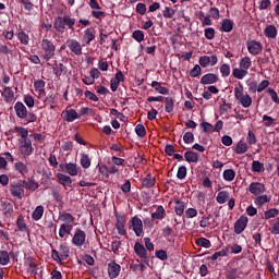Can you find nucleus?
<instances>
[{
  "label": "nucleus",
  "mask_w": 279,
  "mask_h": 279,
  "mask_svg": "<svg viewBox=\"0 0 279 279\" xmlns=\"http://www.w3.org/2000/svg\"><path fill=\"white\" fill-rule=\"evenodd\" d=\"M45 85H46V82L44 80H37L34 82V88L39 94V97L46 95Z\"/></svg>",
  "instance_id": "nucleus-33"
},
{
  "label": "nucleus",
  "mask_w": 279,
  "mask_h": 279,
  "mask_svg": "<svg viewBox=\"0 0 279 279\" xmlns=\"http://www.w3.org/2000/svg\"><path fill=\"white\" fill-rule=\"evenodd\" d=\"M59 220L64 222V225H72L75 220L72 214L66 211H60L59 214Z\"/></svg>",
  "instance_id": "nucleus-28"
},
{
  "label": "nucleus",
  "mask_w": 279,
  "mask_h": 279,
  "mask_svg": "<svg viewBox=\"0 0 279 279\" xmlns=\"http://www.w3.org/2000/svg\"><path fill=\"white\" fill-rule=\"evenodd\" d=\"M14 110L19 119L24 120L27 118V109L22 101L15 102Z\"/></svg>",
  "instance_id": "nucleus-18"
},
{
  "label": "nucleus",
  "mask_w": 279,
  "mask_h": 279,
  "mask_svg": "<svg viewBox=\"0 0 279 279\" xmlns=\"http://www.w3.org/2000/svg\"><path fill=\"white\" fill-rule=\"evenodd\" d=\"M57 180H58V183L65 189L72 186V179L68 174L59 172V173H57Z\"/></svg>",
  "instance_id": "nucleus-21"
},
{
  "label": "nucleus",
  "mask_w": 279,
  "mask_h": 279,
  "mask_svg": "<svg viewBox=\"0 0 279 279\" xmlns=\"http://www.w3.org/2000/svg\"><path fill=\"white\" fill-rule=\"evenodd\" d=\"M25 185L26 180H17L16 182L11 183L10 185V192L13 197H16L17 199H23L25 196Z\"/></svg>",
  "instance_id": "nucleus-4"
},
{
  "label": "nucleus",
  "mask_w": 279,
  "mask_h": 279,
  "mask_svg": "<svg viewBox=\"0 0 279 279\" xmlns=\"http://www.w3.org/2000/svg\"><path fill=\"white\" fill-rule=\"evenodd\" d=\"M165 109L167 113H173L174 111V99L172 97H166L165 99Z\"/></svg>",
  "instance_id": "nucleus-39"
},
{
  "label": "nucleus",
  "mask_w": 279,
  "mask_h": 279,
  "mask_svg": "<svg viewBox=\"0 0 279 279\" xmlns=\"http://www.w3.org/2000/svg\"><path fill=\"white\" fill-rule=\"evenodd\" d=\"M247 74H248V71H246L243 68L233 69V77H235V80L242 81L244 77L247 76Z\"/></svg>",
  "instance_id": "nucleus-37"
},
{
  "label": "nucleus",
  "mask_w": 279,
  "mask_h": 279,
  "mask_svg": "<svg viewBox=\"0 0 279 279\" xmlns=\"http://www.w3.org/2000/svg\"><path fill=\"white\" fill-rule=\"evenodd\" d=\"M167 213L166 209L162 205H158L156 211L151 213V220L157 221L160 220L162 221L166 219Z\"/></svg>",
  "instance_id": "nucleus-19"
},
{
  "label": "nucleus",
  "mask_w": 279,
  "mask_h": 279,
  "mask_svg": "<svg viewBox=\"0 0 279 279\" xmlns=\"http://www.w3.org/2000/svg\"><path fill=\"white\" fill-rule=\"evenodd\" d=\"M16 227L17 229L15 231H19V232H22V233H25L28 231V227L25 222V219H24V216L23 215H20L16 219Z\"/></svg>",
  "instance_id": "nucleus-27"
},
{
  "label": "nucleus",
  "mask_w": 279,
  "mask_h": 279,
  "mask_svg": "<svg viewBox=\"0 0 279 279\" xmlns=\"http://www.w3.org/2000/svg\"><path fill=\"white\" fill-rule=\"evenodd\" d=\"M10 263V254L8 251L1 250L0 251V265L7 266Z\"/></svg>",
  "instance_id": "nucleus-46"
},
{
  "label": "nucleus",
  "mask_w": 279,
  "mask_h": 279,
  "mask_svg": "<svg viewBox=\"0 0 279 279\" xmlns=\"http://www.w3.org/2000/svg\"><path fill=\"white\" fill-rule=\"evenodd\" d=\"M233 95L242 108L248 109L252 106L253 99L248 94H244L243 84L240 83L235 88H233Z\"/></svg>",
  "instance_id": "nucleus-3"
},
{
  "label": "nucleus",
  "mask_w": 279,
  "mask_h": 279,
  "mask_svg": "<svg viewBox=\"0 0 279 279\" xmlns=\"http://www.w3.org/2000/svg\"><path fill=\"white\" fill-rule=\"evenodd\" d=\"M135 133L138 135V137L144 138L146 136V129L145 125L140 123L135 128Z\"/></svg>",
  "instance_id": "nucleus-58"
},
{
  "label": "nucleus",
  "mask_w": 279,
  "mask_h": 279,
  "mask_svg": "<svg viewBox=\"0 0 279 279\" xmlns=\"http://www.w3.org/2000/svg\"><path fill=\"white\" fill-rule=\"evenodd\" d=\"M134 252L140 258L143 259L145 265L149 266V256L147 255V250L141 242L135 243Z\"/></svg>",
  "instance_id": "nucleus-8"
},
{
  "label": "nucleus",
  "mask_w": 279,
  "mask_h": 279,
  "mask_svg": "<svg viewBox=\"0 0 279 279\" xmlns=\"http://www.w3.org/2000/svg\"><path fill=\"white\" fill-rule=\"evenodd\" d=\"M196 244L201 247H205V248H210L211 247V242L209 239L207 238H198L196 239Z\"/></svg>",
  "instance_id": "nucleus-48"
},
{
  "label": "nucleus",
  "mask_w": 279,
  "mask_h": 279,
  "mask_svg": "<svg viewBox=\"0 0 279 279\" xmlns=\"http://www.w3.org/2000/svg\"><path fill=\"white\" fill-rule=\"evenodd\" d=\"M59 171L65 172L71 177H76L78 174L77 165L74 162L60 163Z\"/></svg>",
  "instance_id": "nucleus-9"
},
{
  "label": "nucleus",
  "mask_w": 279,
  "mask_h": 279,
  "mask_svg": "<svg viewBox=\"0 0 279 279\" xmlns=\"http://www.w3.org/2000/svg\"><path fill=\"white\" fill-rule=\"evenodd\" d=\"M151 87L155 88V90L158 92L160 95L168 96L170 94L169 88L163 87L158 81H153Z\"/></svg>",
  "instance_id": "nucleus-30"
},
{
  "label": "nucleus",
  "mask_w": 279,
  "mask_h": 279,
  "mask_svg": "<svg viewBox=\"0 0 279 279\" xmlns=\"http://www.w3.org/2000/svg\"><path fill=\"white\" fill-rule=\"evenodd\" d=\"M229 199H230V192L228 191H220L216 196V202H218V204L220 205L226 204Z\"/></svg>",
  "instance_id": "nucleus-34"
},
{
  "label": "nucleus",
  "mask_w": 279,
  "mask_h": 279,
  "mask_svg": "<svg viewBox=\"0 0 279 279\" xmlns=\"http://www.w3.org/2000/svg\"><path fill=\"white\" fill-rule=\"evenodd\" d=\"M14 131L21 135V138L19 141H26L28 138V131L26 128L23 126H15Z\"/></svg>",
  "instance_id": "nucleus-41"
},
{
  "label": "nucleus",
  "mask_w": 279,
  "mask_h": 279,
  "mask_svg": "<svg viewBox=\"0 0 279 279\" xmlns=\"http://www.w3.org/2000/svg\"><path fill=\"white\" fill-rule=\"evenodd\" d=\"M279 215L278 208H269L264 211V219L269 220L271 218H276Z\"/></svg>",
  "instance_id": "nucleus-40"
},
{
  "label": "nucleus",
  "mask_w": 279,
  "mask_h": 279,
  "mask_svg": "<svg viewBox=\"0 0 279 279\" xmlns=\"http://www.w3.org/2000/svg\"><path fill=\"white\" fill-rule=\"evenodd\" d=\"M202 74V68L199 64L194 65V69L190 71V77L196 78Z\"/></svg>",
  "instance_id": "nucleus-62"
},
{
  "label": "nucleus",
  "mask_w": 279,
  "mask_h": 279,
  "mask_svg": "<svg viewBox=\"0 0 279 279\" xmlns=\"http://www.w3.org/2000/svg\"><path fill=\"white\" fill-rule=\"evenodd\" d=\"M117 217V223L116 228L118 229V233L122 236L126 235V229H125V223H126V217L124 214H116Z\"/></svg>",
  "instance_id": "nucleus-15"
},
{
  "label": "nucleus",
  "mask_w": 279,
  "mask_h": 279,
  "mask_svg": "<svg viewBox=\"0 0 279 279\" xmlns=\"http://www.w3.org/2000/svg\"><path fill=\"white\" fill-rule=\"evenodd\" d=\"M19 149L22 156L29 157L34 153V147L32 146L31 138L28 140H17Z\"/></svg>",
  "instance_id": "nucleus-5"
},
{
  "label": "nucleus",
  "mask_w": 279,
  "mask_h": 279,
  "mask_svg": "<svg viewBox=\"0 0 279 279\" xmlns=\"http://www.w3.org/2000/svg\"><path fill=\"white\" fill-rule=\"evenodd\" d=\"M155 184H156V178L151 173H148L143 180V186L145 189H153Z\"/></svg>",
  "instance_id": "nucleus-32"
},
{
  "label": "nucleus",
  "mask_w": 279,
  "mask_h": 279,
  "mask_svg": "<svg viewBox=\"0 0 279 279\" xmlns=\"http://www.w3.org/2000/svg\"><path fill=\"white\" fill-rule=\"evenodd\" d=\"M248 218L246 215L240 216L238 220H235V223L233 225V232L235 234H242L244 230L247 228Z\"/></svg>",
  "instance_id": "nucleus-7"
},
{
  "label": "nucleus",
  "mask_w": 279,
  "mask_h": 279,
  "mask_svg": "<svg viewBox=\"0 0 279 279\" xmlns=\"http://www.w3.org/2000/svg\"><path fill=\"white\" fill-rule=\"evenodd\" d=\"M194 141H195V136L193 132H185V134H183V143L190 145V144H193Z\"/></svg>",
  "instance_id": "nucleus-57"
},
{
  "label": "nucleus",
  "mask_w": 279,
  "mask_h": 279,
  "mask_svg": "<svg viewBox=\"0 0 279 279\" xmlns=\"http://www.w3.org/2000/svg\"><path fill=\"white\" fill-rule=\"evenodd\" d=\"M251 170L254 173H263L265 172V166L259 160H253L251 165Z\"/></svg>",
  "instance_id": "nucleus-36"
},
{
  "label": "nucleus",
  "mask_w": 279,
  "mask_h": 279,
  "mask_svg": "<svg viewBox=\"0 0 279 279\" xmlns=\"http://www.w3.org/2000/svg\"><path fill=\"white\" fill-rule=\"evenodd\" d=\"M252 66V60L250 57H244L242 60H240V69L244 71H248Z\"/></svg>",
  "instance_id": "nucleus-43"
},
{
  "label": "nucleus",
  "mask_w": 279,
  "mask_h": 279,
  "mask_svg": "<svg viewBox=\"0 0 279 279\" xmlns=\"http://www.w3.org/2000/svg\"><path fill=\"white\" fill-rule=\"evenodd\" d=\"M130 228L133 229L136 236H142L143 233V220L136 215L130 221Z\"/></svg>",
  "instance_id": "nucleus-11"
},
{
  "label": "nucleus",
  "mask_w": 279,
  "mask_h": 279,
  "mask_svg": "<svg viewBox=\"0 0 279 279\" xmlns=\"http://www.w3.org/2000/svg\"><path fill=\"white\" fill-rule=\"evenodd\" d=\"M264 36L268 39H276L278 36V29L275 25H267L264 29Z\"/></svg>",
  "instance_id": "nucleus-23"
},
{
  "label": "nucleus",
  "mask_w": 279,
  "mask_h": 279,
  "mask_svg": "<svg viewBox=\"0 0 279 279\" xmlns=\"http://www.w3.org/2000/svg\"><path fill=\"white\" fill-rule=\"evenodd\" d=\"M92 165V160L89 158V155L88 154H82L81 156V166L83 169H89Z\"/></svg>",
  "instance_id": "nucleus-44"
},
{
  "label": "nucleus",
  "mask_w": 279,
  "mask_h": 279,
  "mask_svg": "<svg viewBox=\"0 0 279 279\" xmlns=\"http://www.w3.org/2000/svg\"><path fill=\"white\" fill-rule=\"evenodd\" d=\"M215 35H216V31H215L214 27H207V28L205 29V39H207V40H214Z\"/></svg>",
  "instance_id": "nucleus-61"
},
{
  "label": "nucleus",
  "mask_w": 279,
  "mask_h": 279,
  "mask_svg": "<svg viewBox=\"0 0 279 279\" xmlns=\"http://www.w3.org/2000/svg\"><path fill=\"white\" fill-rule=\"evenodd\" d=\"M218 63V57L216 54L209 56H202L198 58V65L203 69H207L209 65L215 66Z\"/></svg>",
  "instance_id": "nucleus-10"
},
{
  "label": "nucleus",
  "mask_w": 279,
  "mask_h": 279,
  "mask_svg": "<svg viewBox=\"0 0 279 279\" xmlns=\"http://www.w3.org/2000/svg\"><path fill=\"white\" fill-rule=\"evenodd\" d=\"M59 253L63 260H66L70 256V247L66 244H60Z\"/></svg>",
  "instance_id": "nucleus-42"
},
{
  "label": "nucleus",
  "mask_w": 279,
  "mask_h": 279,
  "mask_svg": "<svg viewBox=\"0 0 279 279\" xmlns=\"http://www.w3.org/2000/svg\"><path fill=\"white\" fill-rule=\"evenodd\" d=\"M86 241V233L84 230L77 228L73 239H72V243L73 245L77 246V247H82L85 244Z\"/></svg>",
  "instance_id": "nucleus-13"
},
{
  "label": "nucleus",
  "mask_w": 279,
  "mask_h": 279,
  "mask_svg": "<svg viewBox=\"0 0 279 279\" xmlns=\"http://www.w3.org/2000/svg\"><path fill=\"white\" fill-rule=\"evenodd\" d=\"M14 170L19 172L22 177L28 174L29 168L23 161L14 162Z\"/></svg>",
  "instance_id": "nucleus-25"
},
{
  "label": "nucleus",
  "mask_w": 279,
  "mask_h": 279,
  "mask_svg": "<svg viewBox=\"0 0 279 279\" xmlns=\"http://www.w3.org/2000/svg\"><path fill=\"white\" fill-rule=\"evenodd\" d=\"M44 213H45V208L43 205L36 206L35 210L32 213V219L34 221H39L43 218Z\"/></svg>",
  "instance_id": "nucleus-35"
},
{
  "label": "nucleus",
  "mask_w": 279,
  "mask_h": 279,
  "mask_svg": "<svg viewBox=\"0 0 279 279\" xmlns=\"http://www.w3.org/2000/svg\"><path fill=\"white\" fill-rule=\"evenodd\" d=\"M17 38L24 46H27L29 44V36L23 31L19 32Z\"/></svg>",
  "instance_id": "nucleus-55"
},
{
  "label": "nucleus",
  "mask_w": 279,
  "mask_h": 279,
  "mask_svg": "<svg viewBox=\"0 0 279 279\" xmlns=\"http://www.w3.org/2000/svg\"><path fill=\"white\" fill-rule=\"evenodd\" d=\"M187 163H197L199 161V155L194 150H186L183 155Z\"/></svg>",
  "instance_id": "nucleus-24"
},
{
  "label": "nucleus",
  "mask_w": 279,
  "mask_h": 279,
  "mask_svg": "<svg viewBox=\"0 0 279 279\" xmlns=\"http://www.w3.org/2000/svg\"><path fill=\"white\" fill-rule=\"evenodd\" d=\"M234 29V22L230 19H223L220 22V33H231Z\"/></svg>",
  "instance_id": "nucleus-22"
},
{
  "label": "nucleus",
  "mask_w": 279,
  "mask_h": 279,
  "mask_svg": "<svg viewBox=\"0 0 279 279\" xmlns=\"http://www.w3.org/2000/svg\"><path fill=\"white\" fill-rule=\"evenodd\" d=\"M247 52L253 56H259L263 52V44L257 40H246Z\"/></svg>",
  "instance_id": "nucleus-6"
},
{
  "label": "nucleus",
  "mask_w": 279,
  "mask_h": 279,
  "mask_svg": "<svg viewBox=\"0 0 279 279\" xmlns=\"http://www.w3.org/2000/svg\"><path fill=\"white\" fill-rule=\"evenodd\" d=\"M65 46L71 50L74 56L81 57L83 54L82 46L76 39H68Z\"/></svg>",
  "instance_id": "nucleus-14"
},
{
  "label": "nucleus",
  "mask_w": 279,
  "mask_h": 279,
  "mask_svg": "<svg viewBox=\"0 0 279 279\" xmlns=\"http://www.w3.org/2000/svg\"><path fill=\"white\" fill-rule=\"evenodd\" d=\"M76 20L65 14L63 16H57L53 22V27L57 33L64 34L66 28L71 32H74Z\"/></svg>",
  "instance_id": "nucleus-1"
},
{
  "label": "nucleus",
  "mask_w": 279,
  "mask_h": 279,
  "mask_svg": "<svg viewBox=\"0 0 279 279\" xmlns=\"http://www.w3.org/2000/svg\"><path fill=\"white\" fill-rule=\"evenodd\" d=\"M185 208H186L185 202L181 199L174 201V214H177V216L181 217L184 214Z\"/></svg>",
  "instance_id": "nucleus-29"
},
{
  "label": "nucleus",
  "mask_w": 279,
  "mask_h": 279,
  "mask_svg": "<svg viewBox=\"0 0 279 279\" xmlns=\"http://www.w3.org/2000/svg\"><path fill=\"white\" fill-rule=\"evenodd\" d=\"M132 38L138 44H142L145 40V34L143 31L136 29L133 32Z\"/></svg>",
  "instance_id": "nucleus-45"
},
{
  "label": "nucleus",
  "mask_w": 279,
  "mask_h": 279,
  "mask_svg": "<svg viewBox=\"0 0 279 279\" xmlns=\"http://www.w3.org/2000/svg\"><path fill=\"white\" fill-rule=\"evenodd\" d=\"M247 150H248V146L246 143L240 142L238 143V146H235V154L238 155H243L247 153Z\"/></svg>",
  "instance_id": "nucleus-52"
},
{
  "label": "nucleus",
  "mask_w": 279,
  "mask_h": 279,
  "mask_svg": "<svg viewBox=\"0 0 279 279\" xmlns=\"http://www.w3.org/2000/svg\"><path fill=\"white\" fill-rule=\"evenodd\" d=\"M197 215H198V211L196 208L190 207V208L185 209V218H187V219L196 218Z\"/></svg>",
  "instance_id": "nucleus-59"
},
{
  "label": "nucleus",
  "mask_w": 279,
  "mask_h": 279,
  "mask_svg": "<svg viewBox=\"0 0 279 279\" xmlns=\"http://www.w3.org/2000/svg\"><path fill=\"white\" fill-rule=\"evenodd\" d=\"M121 272V265L112 260L108 265V274L110 279H116Z\"/></svg>",
  "instance_id": "nucleus-17"
},
{
  "label": "nucleus",
  "mask_w": 279,
  "mask_h": 279,
  "mask_svg": "<svg viewBox=\"0 0 279 279\" xmlns=\"http://www.w3.org/2000/svg\"><path fill=\"white\" fill-rule=\"evenodd\" d=\"M228 252H229V250L228 248H222V250H220V251H217V252H215L214 254H211V257H209V259H211V260H217L219 257H226V256H228Z\"/></svg>",
  "instance_id": "nucleus-49"
},
{
  "label": "nucleus",
  "mask_w": 279,
  "mask_h": 279,
  "mask_svg": "<svg viewBox=\"0 0 279 279\" xmlns=\"http://www.w3.org/2000/svg\"><path fill=\"white\" fill-rule=\"evenodd\" d=\"M163 17L167 20H172L173 16L175 15V10L171 7H166V9L162 12Z\"/></svg>",
  "instance_id": "nucleus-54"
},
{
  "label": "nucleus",
  "mask_w": 279,
  "mask_h": 279,
  "mask_svg": "<svg viewBox=\"0 0 279 279\" xmlns=\"http://www.w3.org/2000/svg\"><path fill=\"white\" fill-rule=\"evenodd\" d=\"M56 56V46L52 40L43 38L40 43L39 58L46 62L52 60Z\"/></svg>",
  "instance_id": "nucleus-2"
},
{
  "label": "nucleus",
  "mask_w": 279,
  "mask_h": 279,
  "mask_svg": "<svg viewBox=\"0 0 279 279\" xmlns=\"http://www.w3.org/2000/svg\"><path fill=\"white\" fill-rule=\"evenodd\" d=\"M220 74L222 75V77H229L231 74L230 65L227 63L220 65Z\"/></svg>",
  "instance_id": "nucleus-56"
},
{
  "label": "nucleus",
  "mask_w": 279,
  "mask_h": 279,
  "mask_svg": "<svg viewBox=\"0 0 279 279\" xmlns=\"http://www.w3.org/2000/svg\"><path fill=\"white\" fill-rule=\"evenodd\" d=\"M80 118L81 116L76 112L75 109H72V108L66 109L63 117L64 121L68 123H72Z\"/></svg>",
  "instance_id": "nucleus-20"
},
{
  "label": "nucleus",
  "mask_w": 279,
  "mask_h": 279,
  "mask_svg": "<svg viewBox=\"0 0 279 279\" xmlns=\"http://www.w3.org/2000/svg\"><path fill=\"white\" fill-rule=\"evenodd\" d=\"M219 82V75L215 73H207L201 77V85H214Z\"/></svg>",
  "instance_id": "nucleus-16"
},
{
  "label": "nucleus",
  "mask_w": 279,
  "mask_h": 279,
  "mask_svg": "<svg viewBox=\"0 0 279 279\" xmlns=\"http://www.w3.org/2000/svg\"><path fill=\"white\" fill-rule=\"evenodd\" d=\"M83 39H84V41L86 43V45H89L92 41L95 40V35H94V33L92 32L90 28H87V29L85 31V34H84V36H83Z\"/></svg>",
  "instance_id": "nucleus-51"
},
{
  "label": "nucleus",
  "mask_w": 279,
  "mask_h": 279,
  "mask_svg": "<svg viewBox=\"0 0 279 279\" xmlns=\"http://www.w3.org/2000/svg\"><path fill=\"white\" fill-rule=\"evenodd\" d=\"M269 203V198L266 194L264 195H258L257 198L254 199V204L256 206H263L265 204Z\"/></svg>",
  "instance_id": "nucleus-53"
},
{
  "label": "nucleus",
  "mask_w": 279,
  "mask_h": 279,
  "mask_svg": "<svg viewBox=\"0 0 279 279\" xmlns=\"http://www.w3.org/2000/svg\"><path fill=\"white\" fill-rule=\"evenodd\" d=\"M270 233L272 235H279V217L275 219V222L271 226Z\"/></svg>",
  "instance_id": "nucleus-64"
},
{
  "label": "nucleus",
  "mask_w": 279,
  "mask_h": 279,
  "mask_svg": "<svg viewBox=\"0 0 279 279\" xmlns=\"http://www.w3.org/2000/svg\"><path fill=\"white\" fill-rule=\"evenodd\" d=\"M24 187L28 191L35 192L39 187V184L35 180L29 179V182L25 181Z\"/></svg>",
  "instance_id": "nucleus-50"
},
{
  "label": "nucleus",
  "mask_w": 279,
  "mask_h": 279,
  "mask_svg": "<svg viewBox=\"0 0 279 279\" xmlns=\"http://www.w3.org/2000/svg\"><path fill=\"white\" fill-rule=\"evenodd\" d=\"M236 177V172L233 169H226L225 172H222V179L227 182L234 181Z\"/></svg>",
  "instance_id": "nucleus-38"
},
{
  "label": "nucleus",
  "mask_w": 279,
  "mask_h": 279,
  "mask_svg": "<svg viewBox=\"0 0 279 279\" xmlns=\"http://www.w3.org/2000/svg\"><path fill=\"white\" fill-rule=\"evenodd\" d=\"M201 19L203 27L213 26V21L210 20V16H205L204 12H201Z\"/></svg>",
  "instance_id": "nucleus-63"
},
{
  "label": "nucleus",
  "mask_w": 279,
  "mask_h": 279,
  "mask_svg": "<svg viewBox=\"0 0 279 279\" xmlns=\"http://www.w3.org/2000/svg\"><path fill=\"white\" fill-rule=\"evenodd\" d=\"M2 97L5 104H11L14 100V93L11 87H5L2 92Z\"/></svg>",
  "instance_id": "nucleus-31"
},
{
  "label": "nucleus",
  "mask_w": 279,
  "mask_h": 279,
  "mask_svg": "<svg viewBox=\"0 0 279 279\" xmlns=\"http://www.w3.org/2000/svg\"><path fill=\"white\" fill-rule=\"evenodd\" d=\"M27 271L31 275H37V264L33 259H27L26 262Z\"/></svg>",
  "instance_id": "nucleus-47"
},
{
  "label": "nucleus",
  "mask_w": 279,
  "mask_h": 279,
  "mask_svg": "<svg viewBox=\"0 0 279 279\" xmlns=\"http://www.w3.org/2000/svg\"><path fill=\"white\" fill-rule=\"evenodd\" d=\"M53 74L59 78L68 74V68L63 63H56L53 66Z\"/></svg>",
  "instance_id": "nucleus-26"
},
{
  "label": "nucleus",
  "mask_w": 279,
  "mask_h": 279,
  "mask_svg": "<svg viewBox=\"0 0 279 279\" xmlns=\"http://www.w3.org/2000/svg\"><path fill=\"white\" fill-rule=\"evenodd\" d=\"M3 207V214L4 215H12L13 214V205L10 202H3L2 203Z\"/></svg>",
  "instance_id": "nucleus-60"
},
{
  "label": "nucleus",
  "mask_w": 279,
  "mask_h": 279,
  "mask_svg": "<svg viewBox=\"0 0 279 279\" xmlns=\"http://www.w3.org/2000/svg\"><path fill=\"white\" fill-rule=\"evenodd\" d=\"M247 191L254 196H259L266 192V187L262 182H251Z\"/></svg>",
  "instance_id": "nucleus-12"
}]
</instances>
